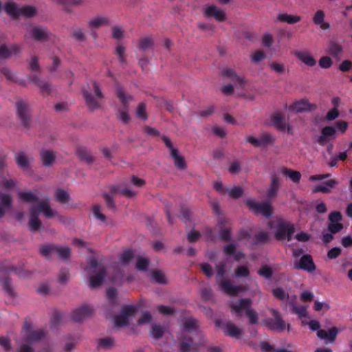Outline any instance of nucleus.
I'll return each mask as SVG.
<instances>
[{
    "mask_svg": "<svg viewBox=\"0 0 352 352\" xmlns=\"http://www.w3.org/2000/svg\"><path fill=\"white\" fill-rule=\"evenodd\" d=\"M45 335V330L34 329L32 322L26 320L21 330V343L19 347V352H33L34 349L31 344L40 342Z\"/></svg>",
    "mask_w": 352,
    "mask_h": 352,
    "instance_id": "f257e3e1",
    "label": "nucleus"
},
{
    "mask_svg": "<svg viewBox=\"0 0 352 352\" xmlns=\"http://www.w3.org/2000/svg\"><path fill=\"white\" fill-rule=\"evenodd\" d=\"M231 310L235 313L237 317L243 316V312L248 318L249 324H256L258 322L259 316L258 312L252 308V300L250 298H243L239 300L238 303L230 305Z\"/></svg>",
    "mask_w": 352,
    "mask_h": 352,
    "instance_id": "f03ea898",
    "label": "nucleus"
},
{
    "mask_svg": "<svg viewBox=\"0 0 352 352\" xmlns=\"http://www.w3.org/2000/svg\"><path fill=\"white\" fill-rule=\"evenodd\" d=\"M16 118L21 125L30 129L32 121V109L30 103L21 98H17L14 104Z\"/></svg>",
    "mask_w": 352,
    "mask_h": 352,
    "instance_id": "7ed1b4c3",
    "label": "nucleus"
},
{
    "mask_svg": "<svg viewBox=\"0 0 352 352\" xmlns=\"http://www.w3.org/2000/svg\"><path fill=\"white\" fill-rule=\"evenodd\" d=\"M116 95L122 104L121 108L116 113V117L122 123L127 124L131 118L129 113V102L133 100V96L126 93L125 90L120 85L116 87Z\"/></svg>",
    "mask_w": 352,
    "mask_h": 352,
    "instance_id": "20e7f679",
    "label": "nucleus"
},
{
    "mask_svg": "<svg viewBox=\"0 0 352 352\" xmlns=\"http://www.w3.org/2000/svg\"><path fill=\"white\" fill-rule=\"evenodd\" d=\"M88 267L92 270V274L89 278V286L91 288H96L100 286L107 275V269L105 266L98 262L96 258H91L89 262Z\"/></svg>",
    "mask_w": 352,
    "mask_h": 352,
    "instance_id": "39448f33",
    "label": "nucleus"
},
{
    "mask_svg": "<svg viewBox=\"0 0 352 352\" xmlns=\"http://www.w3.org/2000/svg\"><path fill=\"white\" fill-rule=\"evenodd\" d=\"M93 89L95 93V96H94L92 94L87 90L85 89H82V95L85 104L91 111L100 109L101 106L99 100L104 98V95L96 82H93Z\"/></svg>",
    "mask_w": 352,
    "mask_h": 352,
    "instance_id": "423d86ee",
    "label": "nucleus"
},
{
    "mask_svg": "<svg viewBox=\"0 0 352 352\" xmlns=\"http://www.w3.org/2000/svg\"><path fill=\"white\" fill-rule=\"evenodd\" d=\"M270 313L273 318H266L263 320L265 325L270 330L274 331L281 332L285 330L287 326L288 331L289 330V325L287 324L284 320L282 318L280 313L274 309H270Z\"/></svg>",
    "mask_w": 352,
    "mask_h": 352,
    "instance_id": "0eeeda50",
    "label": "nucleus"
},
{
    "mask_svg": "<svg viewBox=\"0 0 352 352\" xmlns=\"http://www.w3.org/2000/svg\"><path fill=\"white\" fill-rule=\"evenodd\" d=\"M295 232V226L290 222H285L280 219L277 221L276 230L274 233V238L277 241H290L292 239V235Z\"/></svg>",
    "mask_w": 352,
    "mask_h": 352,
    "instance_id": "6e6552de",
    "label": "nucleus"
},
{
    "mask_svg": "<svg viewBox=\"0 0 352 352\" xmlns=\"http://www.w3.org/2000/svg\"><path fill=\"white\" fill-rule=\"evenodd\" d=\"M245 204L248 208L256 214H261L265 217L269 218L273 214L271 204L267 201L257 202L252 199H249Z\"/></svg>",
    "mask_w": 352,
    "mask_h": 352,
    "instance_id": "1a4fd4ad",
    "label": "nucleus"
},
{
    "mask_svg": "<svg viewBox=\"0 0 352 352\" xmlns=\"http://www.w3.org/2000/svg\"><path fill=\"white\" fill-rule=\"evenodd\" d=\"M329 223L327 226V230L331 233H338L343 229V224L341 223L342 215L340 211H333L329 214Z\"/></svg>",
    "mask_w": 352,
    "mask_h": 352,
    "instance_id": "9d476101",
    "label": "nucleus"
},
{
    "mask_svg": "<svg viewBox=\"0 0 352 352\" xmlns=\"http://www.w3.org/2000/svg\"><path fill=\"white\" fill-rule=\"evenodd\" d=\"M294 267L296 270H305L309 273H313L316 266L311 254L302 255L298 261L294 263Z\"/></svg>",
    "mask_w": 352,
    "mask_h": 352,
    "instance_id": "9b49d317",
    "label": "nucleus"
},
{
    "mask_svg": "<svg viewBox=\"0 0 352 352\" xmlns=\"http://www.w3.org/2000/svg\"><path fill=\"white\" fill-rule=\"evenodd\" d=\"M28 33L34 40L41 42L48 41L51 34L47 28L42 25L32 26Z\"/></svg>",
    "mask_w": 352,
    "mask_h": 352,
    "instance_id": "f8f14e48",
    "label": "nucleus"
},
{
    "mask_svg": "<svg viewBox=\"0 0 352 352\" xmlns=\"http://www.w3.org/2000/svg\"><path fill=\"white\" fill-rule=\"evenodd\" d=\"M204 15L206 18L213 17L219 22H223L226 19L225 12L212 4L205 6L204 8Z\"/></svg>",
    "mask_w": 352,
    "mask_h": 352,
    "instance_id": "ddd939ff",
    "label": "nucleus"
},
{
    "mask_svg": "<svg viewBox=\"0 0 352 352\" xmlns=\"http://www.w3.org/2000/svg\"><path fill=\"white\" fill-rule=\"evenodd\" d=\"M217 283L223 292L232 296L237 295L240 292L246 290L245 286L234 285L230 280H221Z\"/></svg>",
    "mask_w": 352,
    "mask_h": 352,
    "instance_id": "4468645a",
    "label": "nucleus"
},
{
    "mask_svg": "<svg viewBox=\"0 0 352 352\" xmlns=\"http://www.w3.org/2000/svg\"><path fill=\"white\" fill-rule=\"evenodd\" d=\"M337 138L336 128L333 126H327L321 129V133L318 137L317 142L321 146Z\"/></svg>",
    "mask_w": 352,
    "mask_h": 352,
    "instance_id": "2eb2a0df",
    "label": "nucleus"
},
{
    "mask_svg": "<svg viewBox=\"0 0 352 352\" xmlns=\"http://www.w3.org/2000/svg\"><path fill=\"white\" fill-rule=\"evenodd\" d=\"M339 330L336 327H333L328 331L324 329H319L317 331V336L326 344H333L335 342Z\"/></svg>",
    "mask_w": 352,
    "mask_h": 352,
    "instance_id": "dca6fc26",
    "label": "nucleus"
},
{
    "mask_svg": "<svg viewBox=\"0 0 352 352\" xmlns=\"http://www.w3.org/2000/svg\"><path fill=\"white\" fill-rule=\"evenodd\" d=\"M229 224V221L225 219H221L217 224L218 227V234L219 239L225 242L231 241V228Z\"/></svg>",
    "mask_w": 352,
    "mask_h": 352,
    "instance_id": "f3484780",
    "label": "nucleus"
},
{
    "mask_svg": "<svg viewBox=\"0 0 352 352\" xmlns=\"http://www.w3.org/2000/svg\"><path fill=\"white\" fill-rule=\"evenodd\" d=\"M93 313V309L88 305H82L76 309L72 316L71 318L74 322H80L83 319L90 316Z\"/></svg>",
    "mask_w": 352,
    "mask_h": 352,
    "instance_id": "a211bd4d",
    "label": "nucleus"
},
{
    "mask_svg": "<svg viewBox=\"0 0 352 352\" xmlns=\"http://www.w3.org/2000/svg\"><path fill=\"white\" fill-rule=\"evenodd\" d=\"M21 50L20 46L12 44L9 47L6 44L0 45V59H8L12 54H16Z\"/></svg>",
    "mask_w": 352,
    "mask_h": 352,
    "instance_id": "6ab92c4d",
    "label": "nucleus"
},
{
    "mask_svg": "<svg viewBox=\"0 0 352 352\" xmlns=\"http://www.w3.org/2000/svg\"><path fill=\"white\" fill-rule=\"evenodd\" d=\"M221 75L228 78L236 85H239L241 87H244L245 82L244 78L239 76L233 69L224 68L221 72Z\"/></svg>",
    "mask_w": 352,
    "mask_h": 352,
    "instance_id": "aec40b11",
    "label": "nucleus"
},
{
    "mask_svg": "<svg viewBox=\"0 0 352 352\" xmlns=\"http://www.w3.org/2000/svg\"><path fill=\"white\" fill-rule=\"evenodd\" d=\"M316 108L315 104H311L306 100H301L291 104L289 110L294 112L309 111Z\"/></svg>",
    "mask_w": 352,
    "mask_h": 352,
    "instance_id": "412c9836",
    "label": "nucleus"
},
{
    "mask_svg": "<svg viewBox=\"0 0 352 352\" xmlns=\"http://www.w3.org/2000/svg\"><path fill=\"white\" fill-rule=\"evenodd\" d=\"M294 54L298 59L309 67H314L316 64V59L308 52L296 50L294 52Z\"/></svg>",
    "mask_w": 352,
    "mask_h": 352,
    "instance_id": "4be33fe9",
    "label": "nucleus"
},
{
    "mask_svg": "<svg viewBox=\"0 0 352 352\" xmlns=\"http://www.w3.org/2000/svg\"><path fill=\"white\" fill-rule=\"evenodd\" d=\"M76 155L79 160L88 164L94 162V157L91 155L90 151L85 146H79L76 148Z\"/></svg>",
    "mask_w": 352,
    "mask_h": 352,
    "instance_id": "5701e85b",
    "label": "nucleus"
},
{
    "mask_svg": "<svg viewBox=\"0 0 352 352\" xmlns=\"http://www.w3.org/2000/svg\"><path fill=\"white\" fill-rule=\"evenodd\" d=\"M324 12L322 10H318L312 18L314 23L316 25H320V29L323 30H329L331 28L330 24L324 21Z\"/></svg>",
    "mask_w": 352,
    "mask_h": 352,
    "instance_id": "b1692460",
    "label": "nucleus"
},
{
    "mask_svg": "<svg viewBox=\"0 0 352 352\" xmlns=\"http://www.w3.org/2000/svg\"><path fill=\"white\" fill-rule=\"evenodd\" d=\"M0 219H1L6 214V208L12 206V199L10 194L0 192Z\"/></svg>",
    "mask_w": 352,
    "mask_h": 352,
    "instance_id": "393cba45",
    "label": "nucleus"
},
{
    "mask_svg": "<svg viewBox=\"0 0 352 352\" xmlns=\"http://www.w3.org/2000/svg\"><path fill=\"white\" fill-rule=\"evenodd\" d=\"M41 160L43 165L46 167L52 166L55 162V153L51 150L42 149L40 151Z\"/></svg>",
    "mask_w": 352,
    "mask_h": 352,
    "instance_id": "a878e982",
    "label": "nucleus"
},
{
    "mask_svg": "<svg viewBox=\"0 0 352 352\" xmlns=\"http://www.w3.org/2000/svg\"><path fill=\"white\" fill-rule=\"evenodd\" d=\"M223 331L226 336L234 338H239L242 334V330L231 322L224 326Z\"/></svg>",
    "mask_w": 352,
    "mask_h": 352,
    "instance_id": "bb28decb",
    "label": "nucleus"
},
{
    "mask_svg": "<svg viewBox=\"0 0 352 352\" xmlns=\"http://www.w3.org/2000/svg\"><path fill=\"white\" fill-rule=\"evenodd\" d=\"M0 271L6 273L14 272L19 277H25L28 274L23 267H15L7 265L6 262L0 263Z\"/></svg>",
    "mask_w": 352,
    "mask_h": 352,
    "instance_id": "cd10ccee",
    "label": "nucleus"
},
{
    "mask_svg": "<svg viewBox=\"0 0 352 352\" xmlns=\"http://www.w3.org/2000/svg\"><path fill=\"white\" fill-rule=\"evenodd\" d=\"M280 185L279 178L276 175H273L271 178V184L267 190V199H272L276 197Z\"/></svg>",
    "mask_w": 352,
    "mask_h": 352,
    "instance_id": "c85d7f7f",
    "label": "nucleus"
},
{
    "mask_svg": "<svg viewBox=\"0 0 352 352\" xmlns=\"http://www.w3.org/2000/svg\"><path fill=\"white\" fill-rule=\"evenodd\" d=\"M5 12L13 19H18L20 16V8L13 1L7 2L4 5Z\"/></svg>",
    "mask_w": 352,
    "mask_h": 352,
    "instance_id": "c756f323",
    "label": "nucleus"
},
{
    "mask_svg": "<svg viewBox=\"0 0 352 352\" xmlns=\"http://www.w3.org/2000/svg\"><path fill=\"white\" fill-rule=\"evenodd\" d=\"M272 124L278 129L283 131L286 128V121L284 116L280 113H274L271 117Z\"/></svg>",
    "mask_w": 352,
    "mask_h": 352,
    "instance_id": "7c9ffc66",
    "label": "nucleus"
},
{
    "mask_svg": "<svg viewBox=\"0 0 352 352\" xmlns=\"http://www.w3.org/2000/svg\"><path fill=\"white\" fill-rule=\"evenodd\" d=\"M337 182L335 179H331L324 183V185L319 184L314 187V192H321L323 193H329L330 188H334Z\"/></svg>",
    "mask_w": 352,
    "mask_h": 352,
    "instance_id": "2f4dec72",
    "label": "nucleus"
},
{
    "mask_svg": "<svg viewBox=\"0 0 352 352\" xmlns=\"http://www.w3.org/2000/svg\"><path fill=\"white\" fill-rule=\"evenodd\" d=\"M199 346L192 343V338L188 340H183L179 344V349L181 352H197Z\"/></svg>",
    "mask_w": 352,
    "mask_h": 352,
    "instance_id": "473e14b6",
    "label": "nucleus"
},
{
    "mask_svg": "<svg viewBox=\"0 0 352 352\" xmlns=\"http://www.w3.org/2000/svg\"><path fill=\"white\" fill-rule=\"evenodd\" d=\"M170 155L174 160L176 168L180 170H184L186 168L185 160L182 155H179L178 149L171 151Z\"/></svg>",
    "mask_w": 352,
    "mask_h": 352,
    "instance_id": "72a5a7b5",
    "label": "nucleus"
},
{
    "mask_svg": "<svg viewBox=\"0 0 352 352\" xmlns=\"http://www.w3.org/2000/svg\"><path fill=\"white\" fill-rule=\"evenodd\" d=\"M135 251L128 249L123 251L119 256L120 261L123 265H129L134 258Z\"/></svg>",
    "mask_w": 352,
    "mask_h": 352,
    "instance_id": "f704fd0d",
    "label": "nucleus"
},
{
    "mask_svg": "<svg viewBox=\"0 0 352 352\" xmlns=\"http://www.w3.org/2000/svg\"><path fill=\"white\" fill-rule=\"evenodd\" d=\"M343 51L342 46L338 43L331 41L329 42L327 53L333 57L339 56Z\"/></svg>",
    "mask_w": 352,
    "mask_h": 352,
    "instance_id": "c9c22d12",
    "label": "nucleus"
},
{
    "mask_svg": "<svg viewBox=\"0 0 352 352\" xmlns=\"http://www.w3.org/2000/svg\"><path fill=\"white\" fill-rule=\"evenodd\" d=\"M277 20L280 22L287 23L288 24H294L299 22L301 18L297 15H289L287 13H281L277 15Z\"/></svg>",
    "mask_w": 352,
    "mask_h": 352,
    "instance_id": "e433bc0d",
    "label": "nucleus"
},
{
    "mask_svg": "<svg viewBox=\"0 0 352 352\" xmlns=\"http://www.w3.org/2000/svg\"><path fill=\"white\" fill-rule=\"evenodd\" d=\"M19 197L25 203H36L38 201V197L32 191H20Z\"/></svg>",
    "mask_w": 352,
    "mask_h": 352,
    "instance_id": "4c0bfd02",
    "label": "nucleus"
},
{
    "mask_svg": "<svg viewBox=\"0 0 352 352\" xmlns=\"http://www.w3.org/2000/svg\"><path fill=\"white\" fill-rule=\"evenodd\" d=\"M281 173L291 179L294 183H298L301 179V174L297 170L289 169L283 167L281 170Z\"/></svg>",
    "mask_w": 352,
    "mask_h": 352,
    "instance_id": "58836bf2",
    "label": "nucleus"
},
{
    "mask_svg": "<svg viewBox=\"0 0 352 352\" xmlns=\"http://www.w3.org/2000/svg\"><path fill=\"white\" fill-rule=\"evenodd\" d=\"M39 208L44 216L47 218H52L57 215V212L54 211L50 206L49 204L46 201H39Z\"/></svg>",
    "mask_w": 352,
    "mask_h": 352,
    "instance_id": "ea45409f",
    "label": "nucleus"
},
{
    "mask_svg": "<svg viewBox=\"0 0 352 352\" xmlns=\"http://www.w3.org/2000/svg\"><path fill=\"white\" fill-rule=\"evenodd\" d=\"M54 254H57L60 259L66 260L71 256V250L68 247H62L56 245Z\"/></svg>",
    "mask_w": 352,
    "mask_h": 352,
    "instance_id": "a19ab883",
    "label": "nucleus"
},
{
    "mask_svg": "<svg viewBox=\"0 0 352 352\" xmlns=\"http://www.w3.org/2000/svg\"><path fill=\"white\" fill-rule=\"evenodd\" d=\"M109 24V20L107 17H96L92 19L89 22L91 28H98L101 26H106Z\"/></svg>",
    "mask_w": 352,
    "mask_h": 352,
    "instance_id": "79ce46f5",
    "label": "nucleus"
},
{
    "mask_svg": "<svg viewBox=\"0 0 352 352\" xmlns=\"http://www.w3.org/2000/svg\"><path fill=\"white\" fill-rule=\"evenodd\" d=\"M183 329L185 331H196L198 329L197 320L192 317L186 318L183 322Z\"/></svg>",
    "mask_w": 352,
    "mask_h": 352,
    "instance_id": "37998d69",
    "label": "nucleus"
},
{
    "mask_svg": "<svg viewBox=\"0 0 352 352\" xmlns=\"http://www.w3.org/2000/svg\"><path fill=\"white\" fill-rule=\"evenodd\" d=\"M37 14V9L33 6H24L20 8V16L32 18Z\"/></svg>",
    "mask_w": 352,
    "mask_h": 352,
    "instance_id": "c03bdc74",
    "label": "nucleus"
},
{
    "mask_svg": "<svg viewBox=\"0 0 352 352\" xmlns=\"http://www.w3.org/2000/svg\"><path fill=\"white\" fill-rule=\"evenodd\" d=\"M260 347L263 352H292L285 349H275L273 345L265 341H262L260 343Z\"/></svg>",
    "mask_w": 352,
    "mask_h": 352,
    "instance_id": "a18cd8bd",
    "label": "nucleus"
},
{
    "mask_svg": "<svg viewBox=\"0 0 352 352\" xmlns=\"http://www.w3.org/2000/svg\"><path fill=\"white\" fill-rule=\"evenodd\" d=\"M5 292L9 296H14L15 295L14 289L12 287L11 279L10 277H5L0 280Z\"/></svg>",
    "mask_w": 352,
    "mask_h": 352,
    "instance_id": "49530a36",
    "label": "nucleus"
},
{
    "mask_svg": "<svg viewBox=\"0 0 352 352\" xmlns=\"http://www.w3.org/2000/svg\"><path fill=\"white\" fill-rule=\"evenodd\" d=\"M56 200L60 204L67 203L70 197L69 195L63 189L58 188L55 192Z\"/></svg>",
    "mask_w": 352,
    "mask_h": 352,
    "instance_id": "de8ad7c7",
    "label": "nucleus"
},
{
    "mask_svg": "<svg viewBox=\"0 0 352 352\" xmlns=\"http://www.w3.org/2000/svg\"><path fill=\"white\" fill-rule=\"evenodd\" d=\"M215 270L217 272V283L221 281V280H225L224 277L226 274V265L224 262H219L215 265Z\"/></svg>",
    "mask_w": 352,
    "mask_h": 352,
    "instance_id": "09e8293b",
    "label": "nucleus"
},
{
    "mask_svg": "<svg viewBox=\"0 0 352 352\" xmlns=\"http://www.w3.org/2000/svg\"><path fill=\"white\" fill-rule=\"evenodd\" d=\"M15 160L16 164L21 168L28 169L29 168L28 160L23 152L17 153L15 155Z\"/></svg>",
    "mask_w": 352,
    "mask_h": 352,
    "instance_id": "8fccbe9b",
    "label": "nucleus"
},
{
    "mask_svg": "<svg viewBox=\"0 0 352 352\" xmlns=\"http://www.w3.org/2000/svg\"><path fill=\"white\" fill-rule=\"evenodd\" d=\"M55 247L56 245L53 244L43 245L40 248L39 252L43 256L48 258L52 254H54Z\"/></svg>",
    "mask_w": 352,
    "mask_h": 352,
    "instance_id": "3c124183",
    "label": "nucleus"
},
{
    "mask_svg": "<svg viewBox=\"0 0 352 352\" xmlns=\"http://www.w3.org/2000/svg\"><path fill=\"white\" fill-rule=\"evenodd\" d=\"M274 297L279 300L285 301L289 298V294L281 287H276L272 290Z\"/></svg>",
    "mask_w": 352,
    "mask_h": 352,
    "instance_id": "603ef678",
    "label": "nucleus"
},
{
    "mask_svg": "<svg viewBox=\"0 0 352 352\" xmlns=\"http://www.w3.org/2000/svg\"><path fill=\"white\" fill-rule=\"evenodd\" d=\"M270 240V234L267 232H260L254 235V244L265 243Z\"/></svg>",
    "mask_w": 352,
    "mask_h": 352,
    "instance_id": "864d4df0",
    "label": "nucleus"
},
{
    "mask_svg": "<svg viewBox=\"0 0 352 352\" xmlns=\"http://www.w3.org/2000/svg\"><path fill=\"white\" fill-rule=\"evenodd\" d=\"M28 228L32 232H36L41 229H44L41 221L37 218H30Z\"/></svg>",
    "mask_w": 352,
    "mask_h": 352,
    "instance_id": "5fc2aeb1",
    "label": "nucleus"
},
{
    "mask_svg": "<svg viewBox=\"0 0 352 352\" xmlns=\"http://www.w3.org/2000/svg\"><path fill=\"white\" fill-rule=\"evenodd\" d=\"M153 45V41L151 37H144L141 38L138 43V48L140 50L146 51Z\"/></svg>",
    "mask_w": 352,
    "mask_h": 352,
    "instance_id": "6e6d98bb",
    "label": "nucleus"
},
{
    "mask_svg": "<svg viewBox=\"0 0 352 352\" xmlns=\"http://www.w3.org/2000/svg\"><path fill=\"white\" fill-rule=\"evenodd\" d=\"M125 50L126 49L124 46L120 43H118L116 47L115 52L117 54L118 60L121 64L125 63L126 62V58L124 55Z\"/></svg>",
    "mask_w": 352,
    "mask_h": 352,
    "instance_id": "4d7b16f0",
    "label": "nucleus"
},
{
    "mask_svg": "<svg viewBox=\"0 0 352 352\" xmlns=\"http://www.w3.org/2000/svg\"><path fill=\"white\" fill-rule=\"evenodd\" d=\"M258 274L266 279H270L273 276V270L270 267L266 265H261L258 270Z\"/></svg>",
    "mask_w": 352,
    "mask_h": 352,
    "instance_id": "13d9d810",
    "label": "nucleus"
},
{
    "mask_svg": "<svg viewBox=\"0 0 352 352\" xmlns=\"http://www.w3.org/2000/svg\"><path fill=\"white\" fill-rule=\"evenodd\" d=\"M146 105L144 102H142L138 104L136 111L137 117L141 120H146L148 116L146 111Z\"/></svg>",
    "mask_w": 352,
    "mask_h": 352,
    "instance_id": "bf43d9fd",
    "label": "nucleus"
},
{
    "mask_svg": "<svg viewBox=\"0 0 352 352\" xmlns=\"http://www.w3.org/2000/svg\"><path fill=\"white\" fill-rule=\"evenodd\" d=\"M32 80L43 91L47 92V94L50 93L51 90V85L47 82L41 79L36 76H33Z\"/></svg>",
    "mask_w": 352,
    "mask_h": 352,
    "instance_id": "052dcab7",
    "label": "nucleus"
},
{
    "mask_svg": "<svg viewBox=\"0 0 352 352\" xmlns=\"http://www.w3.org/2000/svg\"><path fill=\"white\" fill-rule=\"evenodd\" d=\"M274 143V138L269 133H263L259 137V146L265 147Z\"/></svg>",
    "mask_w": 352,
    "mask_h": 352,
    "instance_id": "680f3d73",
    "label": "nucleus"
},
{
    "mask_svg": "<svg viewBox=\"0 0 352 352\" xmlns=\"http://www.w3.org/2000/svg\"><path fill=\"white\" fill-rule=\"evenodd\" d=\"M165 332V327L162 325L155 324L152 327V331L151 332V336L155 339H160L162 338Z\"/></svg>",
    "mask_w": 352,
    "mask_h": 352,
    "instance_id": "e2e57ef3",
    "label": "nucleus"
},
{
    "mask_svg": "<svg viewBox=\"0 0 352 352\" xmlns=\"http://www.w3.org/2000/svg\"><path fill=\"white\" fill-rule=\"evenodd\" d=\"M149 261L148 258L138 257L135 263V268L138 271L145 272L148 269Z\"/></svg>",
    "mask_w": 352,
    "mask_h": 352,
    "instance_id": "0e129e2a",
    "label": "nucleus"
},
{
    "mask_svg": "<svg viewBox=\"0 0 352 352\" xmlns=\"http://www.w3.org/2000/svg\"><path fill=\"white\" fill-rule=\"evenodd\" d=\"M137 308L135 305H124L122 307L120 314L129 318L130 316H133L136 313Z\"/></svg>",
    "mask_w": 352,
    "mask_h": 352,
    "instance_id": "69168bd1",
    "label": "nucleus"
},
{
    "mask_svg": "<svg viewBox=\"0 0 352 352\" xmlns=\"http://www.w3.org/2000/svg\"><path fill=\"white\" fill-rule=\"evenodd\" d=\"M249 275L250 270L245 265H239L235 269L234 276L236 278L248 277Z\"/></svg>",
    "mask_w": 352,
    "mask_h": 352,
    "instance_id": "338daca9",
    "label": "nucleus"
},
{
    "mask_svg": "<svg viewBox=\"0 0 352 352\" xmlns=\"http://www.w3.org/2000/svg\"><path fill=\"white\" fill-rule=\"evenodd\" d=\"M225 192L228 193L231 197L238 199L242 196L243 190L240 186H234L231 189H226Z\"/></svg>",
    "mask_w": 352,
    "mask_h": 352,
    "instance_id": "774afa93",
    "label": "nucleus"
}]
</instances>
